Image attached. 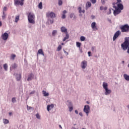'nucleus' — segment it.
<instances>
[{"instance_id":"f257e3e1","label":"nucleus","mask_w":129,"mask_h":129,"mask_svg":"<svg viewBox=\"0 0 129 129\" xmlns=\"http://www.w3.org/2000/svg\"><path fill=\"white\" fill-rule=\"evenodd\" d=\"M121 48L123 51L127 50V53L129 54V37H125L124 41L121 44Z\"/></svg>"},{"instance_id":"f03ea898","label":"nucleus","mask_w":129,"mask_h":129,"mask_svg":"<svg viewBox=\"0 0 129 129\" xmlns=\"http://www.w3.org/2000/svg\"><path fill=\"white\" fill-rule=\"evenodd\" d=\"M28 20L30 24L34 25L35 24V14L32 13H29L28 15Z\"/></svg>"},{"instance_id":"7ed1b4c3","label":"nucleus","mask_w":129,"mask_h":129,"mask_svg":"<svg viewBox=\"0 0 129 129\" xmlns=\"http://www.w3.org/2000/svg\"><path fill=\"white\" fill-rule=\"evenodd\" d=\"M46 17H47V18L54 19V18H56V14L54 12H47L46 14Z\"/></svg>"},{"instance_id":"20e7f679","label":"nucleus","mask_w":129,"mask_h":129,"mask_svg":"<svg viewBox=\"0 0 129 129\" xmlns=\"http://www.w3.org/2000/svg\"><path fill=\"white\" fill-rule=\"evenodd\" d=\"M84 111L85 112V113H86L87 116H88V114H89V112H90V107L89 105H85L84 108Z\"/></svg>"},{"instance_id":"39448f33","label":"nucleus","mask_w":129,"mask_h":129,"mask_svg":"<svg viewBox=\"0 0 129 129\" xmlns=\"http://www.w3.org/2000/svg\"><path fill=\"white\" fill-rule=\"evenodd\" d=\"M113 7L114 8V9H115V10H114L113 11L114 16H117V15H119V14L121 13V10L117 9V7L116 6H114Z\"/></svg>"},{"instance_id":"423d86ee","label":"nucleus","mask_w":129,"mask_h":129,"mask_svg":"<svg viewBox=\"0 0 129 129\" xmlns=\"http://www.w3.org/2000/svg\"><path fill=\"white\" fill-rule=\"evenodd\" d=\"M25 0H14V4L17 6H24Z\"/></svg>"},{"instance_id":"0eeeda50","label":"nucleus","mask_w":129,"mask_h":129,"mask_svg":"<svg viewBox=\"0 0 129 129\" xmlns=\"http://www.w3.org/2000/svg\"><path fill=\"white\" fill-rule=\"evenodd\" d=\"M1 37L4 41H7V40L9 39V34L7 32H5L4 34H2Z\"/></svg>"},{"instance_id":"6e6552de","label":"nucleus","mask_w":129,"mask_h":129,"mask_svg":"<svg viewBox=\"0 0 129 129\" xmlns=\"http://www.w3.org/2000/svg\"><path fill=\"white\" fill-rule=\"evenodd\" d=\"M81 67L82 69H85L86 67H87V61L86 60L82 61L81 63Z\"/></svg>"},{"instance_id":"1a4fd4ad","label":"nucleus","mask_w":129,"mask_h":129,"mask_svg":"<svg viewBox=\"0 0 129 129\" xmlns=\"http://www.w3.org/2000/svg\"><path fill=\"white\" fill-rule=\"evenodd\" d=\"M119 35H120V31H119V30H118L115 33V34L113 37V41H115V40H116V38H118V37L119 36Z\"/></svg>"},{"instance_id":"9d476101","label":"nucleus","mask_w":129,"mask_h":129,"mask_svg":"<svg viewBox=\"0 0 129 129\" xmlns=\"http://www.w3.org/2000/svg\"><path fill=\"white\" fill-rule=\"evenodd\" d=\"M91 28L93 29V31H97L98 30V28H97V26H96V23L93 22L91 24Z\"/></svg>"},{"instance_id":"9b49d317","label":"nucleus","mask_w":129,"mask_h":129,"mask_svg":"<svg viewBox=\"0 0 129 129\" xmlns=\"http://www.w3.org/2000/svg\"><path fill=\"white\" fill-rule=\"evenodd\" d=\"M117 9H118L120 11H122V10H123V5L121 3H117Z\"/></svg>"},{"instance_id":"f8f14e48","label":"nucleus","mask_w":129,"mask_h":129,"mask_svg":"<svg viewBox=\"0 0 129 129\" xmlns=\"http://www.w3.org/2000/svg\"><path fill=\"white\" fill-rule=\"evenodd\" d=\"M105 95H109V94L111 93V90L108 89V88H107V89H105Z\"/></svg>"},{"instance_id":"ddd939ff","label":"nucleus","mask_w":129,"mask_h":129,"mask_svg":"<svg viewBox=\"0 0 129 129\" xmlns=\"http://www.w3.org/2000/svg\"><path fill=\"white\" fill-rule=\"evenodd\" d=\"M54 108V104H52L51 105H48L47 106V109L48 111H50L51 109Z\"/></svg>"},{"instance_id":"4468645a","label":"nucleus","mask_w":129,"mask_h":129,"mask_svg":"<svg viewBox=\"0 0 129 129\" xmlns=\"http://www.w3.org/2000/svg\"><path fill=\"white\" fill-rule=\"evenodd\" d=\"M60 31L62 33H66V34L67 33V29H66V28L64 27H62L60 28Z\"/></svg>"},{"instance_id":"2eb2a0df","label":"nucleus","mask_w":129,"mask_h":129,"mask_svg":"<svg viewBox=\"0 0 129 129\" xmlns=\"http://www.w3.org/2000/svg\"><path fill=\"white\" fill-rule=\"evenodd\" d=\"M33 78H34L33 74H29L28 76V78L27 79V81H31V80H32V79H33Z\"/></svg>"},{"instance_id":"dca6fc26","label":"nucleus","mask_w":129,"mask_h":129,"mask_svg":"<svg viewBox=\"0 0 129 129\" xmlns=\"http://www.w3.org/2000/svg\"><path fill=\"white\" fill-rule=\"evenodd\" d=\"M16 68H18V64L16 63L13 64L10 67V69H16Z\"/></svg>"},{"instance_id":"f3484780","label":"nucleus","mask_w":129,"mask_h":129,"mask_svg":"<svg viewBox=\"0 0 129 129\" xmlns=\"http://www.w3.org/2000/svg\"><path fill=\"white\" fill-rule=\"evenodd\" d=\"M38 54H40L41 55H42L43 56H44V52H43V49H39L37 52V55Z\"/></svg>"},{"instance_id":"a211bd4d","label":"nucleus","mask_w":129,"mask_h":129,"mask_svg":"<svg viewBox=\"0 0 129 129\" xmlns=\"http://www.w3.org/2000/svg\"><path fill=\"white\" fill-rule=\"evenodd\" d=\"M123 77L125 79V80H126L127 81H129V76L124 74L123 75Z\"/></svg>"},{"instance_id":"6ab92c4d","label":"nucleus","mask_w":129,"mask_h":129,"mask_svg":"<svg viewBox=\"0 0 129 129\" xmlns=\"http://www.w3.org/2000/svg\"><path fill=\"white\" fill-rule=\"evenodd\" d=\"M108 85L105 83V82H103V87L104 88V89H106L108 88Z\"/></svg>"},{"instance_id":"aec40b11","label":"nucleus","mask_w":129,"mask_h":129,"mask_svg":"<svg viewBox=\"0 0 129 129\" xmlns=\"http://www.w3.org/2000/svg\"><path fill=\"white\" fill-rule=\"evenodd\" d=\"M68 39H69V34H68V33H66V37L63 38V41L65 42V41L68 40Z\"/></svg>"},{"instance_id":"412c9836","label":"nucleus","mask_w":129,"mask_h":129,"mask_svg":"<svg viewBox=\"0 0 129 129\" xmlns=\"http://www.w3.org/2000/svg\"><path fill=\"white\" fill-rule=\"evenodd\" d=\"M90 7H91V3L90 2H87L86 4V8H90Z\"/></svg>"},{"instance_id":"4be33fe9","label":"nucleus","mask_w":129,"mask_h":129,"mask_svg":"<svg viewBox=\"0 0 129 129\" xmlns=\"http://www.w3.org/2000/svg\"><path fill=\"white\" fill-rule=\"evenodd\" d=\"M22 78V74H20L18 76H17L16 79L18 81H20Z\"/></svg>"},{"instance_id":"5701e85b","label":"nucleus","mask_w":129,"mask_h":129,"mask_svg":"<svg viewBox=\"0 0 129 129\" xmlns=\"http://www.w3.org/2000/svg\"><path fill=\"white\" fill-rule=\"evenodd\" d=\"M42 93H43V96H49V93H47V92H46V91H42Z\"/></svg>"},{"instance_id":"b1692460","label":"nucleus","mask_w":129,"mask_h":129,"mask_svg":"<svg viewBox=\"0 0 129 129\" xmlns=\"http://www.w3.org/2000/svg\"><path fill=\"white\" fill-rule=\"evenodd\" d=\"M3 122H4V124H8V123H9V122H10V121H9V120H8L7 119H3Z\"/></svg>"},{"instance_id":"393cba45","label":"nucleus","mask_w":129,"mask_h":129,"mask_svg":"<svg viewBox=\"0 0 129 129\" xmlns=\"http://www.w3.org/2000/svg\"><path fill=\"white\" fill-rule=\"evenodd\" d=\"M38 8H39V9H40V10H42V9H43V3L42 2H40L39 4Z\"/></svg>"},{"instance_id":"a878e982","label":"nucleus","mask_w":129,"mask_h":129,"mask_svg":"<svg viewBox=\"0 0 129 129\" xmlns=\"http://www.w3.org/2000/svg\"><path fill=\"white\" fill-rule=\"evenodd\" d=\"M3 67L6 71H8V64L5 63L4 64Z\"/></svg>"},{"instance_id":"bb28decb","label":"nucleus","mask_w":129,"mask_h":129,"mask_svg":"<svg viewBox=\"0 0 129 129\" xmlns=\"http://www.w3.org/2000/svg\"><path fill=\"white\" fill-rule=\"evenodd\" d=\"M76 45H77V47H78V48H80V47H81V43L79 42H77Z\"/></svg>"},{"instance_id":"cd10ccee","label":"nucleus","mask_w":129,"mask_h":129,"mask_svg":"<svg viewBox=\"0 0 129 129\" xmlns=\"http://www.w3.org/2000/svg\"><path fill=\"white\" fill-rule=\"evenodd\" d=\"M6 18H7V15H6V13H5V12H3V15L2 16V19L3 20H5Z\"/></svg>"},{"instance_id":"c85d7f7f","label":"nucleus","mask_w":129,"mask_h":129,"mask_svg":"<svg viewBox=\"0 0 129 129\" xmlns=\"http://www.w3.org/2000/svg\"><path fill=\"white\" fill-rule=\"evenodd\" d=\"M19 20H20V16H16L15 18V23H18Z\"/></svg>"},{"instance_id":"c756f323","label":"nucleus","mask_w":129,"mask_h":129,"mask_svg":"<svg viewBox=\"0 0 129 129\" xmlns=\"http://www.w3.org/2000/svg\"><path fill=\"white\" fill-rule=\"evenodd\" d=\"M58 6H62L63 5V1L62 0H58Z\"/></svg>"},{"instance_id":"7c9ffc66","label":"nucleus","mask_w":129,"mask_h":129,"mask_svg":"<svg viewBox=\"0 0 129 129\" xmlns=\"http://www.w3.org/2000/svg\"><path fill=\"white\" fill-rule=\"evenodd\" d=\"M15 58H16V54H12L11 55V59H12V60H15Z\"/></svg>"},{"instance_id":"2f4dec72","label":"nucleus","mask_w":129,"mask_h":129,"mask_svg":"<svg viewBox=\"0 0 129 129\" xmlns=\"http://www.w3.org/2000/svg\"><path fill=\"white\" fill-rule=\"evenodd\" d=\"M56 34H57V30H53L52 33V36H55V35H56Z\"/></svg>"},{"instance_id":"473e14b6","label":"nucleus","mask_w":129,"mask_h":129,"mask_svg":"<svg viewBox=\"0 0 129 129\" xmlns=\"http://www.w3.org/2000/svg\"><path fill=\"white\" fill-rule=\"evenodd\" d=\"M80 40H81V41H85V37H84V36H81V37H80Z\"/></svg>"},{"instance_id":"72a5a7b5","label":"nucleus","mask_w":129,"mask_h":129,"mask_svg":"<svg viewBox=\"0 0 129 129\" xmlns=\"http://www.w3.org/2000/svg\"><path fill=\"white\" fill-rule=\"evenodd\" d=\"M61 49H62V46L59 45L57 47V51H61Z\"/></svg>"},{"instance_id":"f704fd0d","label":"nucleus","mask_w":129,"mask_h":129,"mask_svg":"<svg viewBox=\"0 0 129 129\" xmlns=\"http://www.w3.org/2000/svg\"><path fill=\"white\" fill-rule=\"evenodd\" d=\"M36 117L38 119H40V118H41V116H40V115L39 114V113H37L36 114Z\"/></svg>"},{"instance_id":"c9c22d12","label":"nucleus","mask_w":129,"mask_h":129,"mask_svg":"<svg viewBox=\"0 0 129 129\" xmlns=\"http://www.w3.org/2000/svg\"><path fill=\"white\" fill-rule=\"evenodd\" d=\"M92 4H96V0H90Z\"/></svg>"},{"instance_id":"e433bc0d","label":"nucleus","mask_w":129,"mask_h":129,"mask_svg":"<svg viewBox=\"0 0 129 129\" xmlns=\"http://www.w3.org/2000/svg\"><path fill=\"white\" fill-rule=\"evenodd\" d=\"M78 10H79V13H80V14H81V13H82V10L81 7H79V8H78Z\"/></svg>"},{"instance_id":"4c0bfd02","label":"nucleus","mask_w":129,"mask_h":129,"mask_svg":"<svg viewBox=\"0 0 129 129\" xmlns=\"http://www.w3.org/2000/svg\"><path fill=\"white\" fill-rule=\"evenodd\" d=\"M73 17H74V13H71L70 15V18H71V19H72Z\"/></svg>"},{"instance_id":"58836bf2","label":"nucleus","mask_w":129,"mask_h":129,"mask_svg":"<svg viewBox=\"0 0 129 129\" xmlns=\"http://www.w3.org/2000/svg\"><path fill=\"white\" fill-rule=\"evenodd\" d=\"M16 98H13L12 99V102L14 103L15 102H16Z\"/></svg>"},{"instance_id":"ea45409f","label":"nucleus","mask_w":129,"mask_h":129,"mask_svg":"<svg viewBox=\"0 0 129 129\" xmlns=\"http://www.w3.org/2000/svg\"><path fill=\"white\" fill-rule=\"evenodd\" d=\"M61 19H66V15H65V14H62Z\"/></svg>"},{"instance_id":"a19ab883","label":"nucleus","mask_w":129,"mask_h":129,"mask_svg":"<svg viewBox=\"0 0 129 129\" xmlns=\"http://www.w3.org/2000/svg\"><path fill=\"white\" fill-rule=\"evenodd\" d=\"M111 14V9H109V12L107 13V15H110Z\"/></svg>"},{"instance_id":"79ce46f5","label":"nucleus","mask_w":129,"mask_h":129,"mask_svg":"<svg viewBox=\"0 0 129 129\" xmlns=\"http://www.w3.org/2000/svg\"><path fill=\"white\" fill-rule=\"evenodd\" d=\"M69 110L70 112H71L72 110H73V107H69Z\"/></svg>"},{"instance_id":"37998d69","label":"nucleus","mask_w":129,"mask_h":129,"mask_svg":"<svg viewBox=\"0 0 129 129\" xmlns=\"http://www.w3.org/2000/svg\"><path fill=\"white\" fill-rule=\"evenodd\" d=\"M49 21H50V23L52 24H53V23H54V19L50 20H49Z\"/></svg>"},{"instance_id":"c03bdc74","label":"nucleus","mask_w":129,"mask_h":129,"mask_svg":"<svg viewBox=\"0 0 129 129\" xmlns=\"http://www.w3.org/2000/svg\"><path fill=\"white\" fill-rule=\"evenodd\" d=\"M116 1H117V3H116V4L121 3V0H116Z\"/></svg>"},{"instance_id":"a18cd8bd","label":"nucleus","mask_w":129,"mask_h":129,"mask_svg":"<svg viewBox=\"0 0 129 129\" xmlns=\"http://www.w3.org/2000/svg\"><path fill=\"white\" fill-rule=\"evenodd\" d=\"M62 13L63 14V15H65V14H67V11L64 10Z\"/></svg>"},{"instance_id":"49530a36","label":"nucleus","mask_w":129,"mask_h":129,"mask_svg":"<svg viewBox=\"0 0 129 129\" xmlns=\"http://www.w3.org/2000/svg\"><path fill=\"white\" fill-rule=\"evenodd\" d=\"M27 109H32V107H30V106H28L27 105Z\"/></svg>"},{"instance_id":"de8ad7c7","label":"nucleus","mask_w":129,"mask_h":129,"mask_svg":"<svg viewBox=\"0 0 129 129\" xmlns=\"http://www.w3.org/2000/svg\"><path fill=\"white\" fill-rule=\"evenodd\" d=\"M101 3L102 5H104V4H105V1H104V0H101Z\"/></svg>"},{"instance_id":"09e8293b","label":"nucleus","mask_w":129,"mask_h":129,"mask_svg":"<svg viewBox=\"0 0 129 129\" xmlns=\"http://www.w3.org/2000/svg\"><path fill=\"white\" fill-rule=\"evenodd\" d=\"M88 55H89V57H90V56H91V55H90V54H91V52L88 51Z\"/></svg>"},{"instance_id":"8fccbe9b","label":"nucleus","mask_w":129,"mask_h":129,"mask_svg":"<svg viewBox=\"0 0 129 129\" xmlns=\"http://www.w3.org/2000/svg\"><path fill=\"white\" fill-rule=\"evenodd\" d=\"M35 93V91H33L31 92L30 93V94H34Z\"/></svg>"},{"instance_id":"3c124183","label":"nucleus","mask_w":129,"mask_h":129,"mask_svg":"<svg viewBox=\"0 0 129 129\" xmlns=\"http://www.w3.org/2000/svg\"><path fill=\"white\" fill-rule=\"evenodd\" d=\"M3 11H4V12H6V11H7V7H5L3 8Z\"/></svg>"},{"instance_id":"603ef678","label":"nucleus","mask_w":129,"mask_h":129,"mask_svg":"<svg viewBox=\"0 0 129 129\" xmlns=\"http://www.w3.org/2000/svg\"><path fill=\"white\" fill-rule=\"evenodd\" d=\"M103 7H102V6H101L100 7V10H101V11H102V10H103Z\"/></svg>"},{"instance_id":"864d4df0","label":"nucleus","mask_w":129,"mask_h":129,"mask_svg":"<svg viewBox=\"0 0 129 129\" xmlns=\"http://www.w3.org/2000/svg\"><path fill=\"white\" fill-rule=\"evenodd\" d=\"M79 115L81 116H83V114H82V112H80L79 113Z\"/></svg>"},{"instance_id":"5fc2aeb1","label":"nucleus","mask_w":129,"mask_h":129,"mask_svg":"<svg viewBox=\"0 0 129 129\" xmlns=\"http://www.w3.org/2000/svg\"><path fill=\"white\" fill-rule=\"evenodd\" d=\"M103 10H104V11H106V10H107V7H104Z\"/></svg>"},{"instance_id":"6e6d98bb","label":"nucleus","mask_w":129,"mask_h":129,"mask_svg":"<svg viewBox=\"0 0 129 129\" xmlns=\"http://www.w3.org/2000/svg\"><path fill=\"white\" fill-rule=\"evenodd\" d=\"M65 54H67V55H68V52H67L66 50H63Z\"/></svg>"},{"instance_id":"4d7b16f0","label":"nucleus","mask_w":129,"mask_h":129,"mask_svg":"<svg viewBox=\"0 0 129 129\" xmlns=\"http://www.w3.org/2000/svg\"><path fill=\"white\" fill-rule=\"evenodd\" d=\"M75 113H76L77 114H78V111L77 110H75Z\"/></svg>"},{"instance_id":"13d9d810","label":"nucleus","mask_w":129,"mask_h":129,"mask_svg":"<svg viewBox=\"0 0 129 129\" xmlns=\"http://www.w3.org/2000/svg\"><path fill=\"white\" fill-rule=\"evenodd\" d=\"M3 26V23H2V21H0V27H2Z\"/></svg>"},{"instance_id":"bf43d9fd","label":"nucleus","mask_w":129,"mask_h":129,"mask_svg":"<svg viewBox=\"0 0 129 129\" xmlns=\"http://www.w3.org/2000/svg\"><path fill=\"white\" fill-rule=\"evenodd\" d=\"M92 51H94V47H92L91 48Z\"/></svg>"},{"instance_id":"052dcab7","label":"nucleus","mask_w":129,"mask_h":129,"mask_svg":"<svg viewBox=\"0 0 129 129\" xmlns=\"http://www.w3.org/2000/svg\"><path fill=\"white\" fill-rule=\"evenodd\" d=\"M82 13H85V10H83L82 11Z\"/></svg>"},{"instance_id":"680f3d73","label":"nucleus","mask_w":129,"mask_h":129,"mask_svg":"<svg viewBox=\"0 0 129 129\" xmlns=\"http://www.w3.org/2000/svg\"><path fill=\"white\" fill-rule=\"evenodd\" d=\"M72 129H77V128H75V127H72Z\"/></svg>"},{"instance_id":"e2e57ef3","label":"nucleus","mask_w":129,"mask_h":129,"mask_svg":"<svg viewBox=\"0 0 129 129\" xmlns=\"http://www.w3.org/2000/svg\"><path fill=\"white\" fill-rule=\"evenodd\" d=\"M12 112H10V113H9V115H10V116L12 115Z\"/></svg>"},{"instance_id":"0e129e2a","label":"nucleus","mask_w":129,"mask_h":129,"mask_svg":"<svg viewBox=\"0 0 129 129\" xmlns=\"http://www.w3.org/2000/svg\"><path fill=\"white\" fill-rule=\"evenodd\" d=\"M59 127H60V128H62V126H61V125H59Z\"/></svg>"},{"instance_id":"69168bd1","label":"nucleus","mask_w":129,"mask_h":129,"mask_svg":"<svg viewBox=\"0 0 129 129\" xmlns=\"http://www.w3.org/2000/svg\"><path fill=\"white\" fill-rule=\"evenodd\" d=\"M122 64H124V61H122Z\"/></svg>"},{"instance_id":"338daca9","label":"nucleus","mask_w":129,"mask_h":129,"mask_svg":"<svg viewBox=\"0 0 129 129\" xmlns=\"http://www.w3.org/2000/svg\"><path fill=\"white\" fill-rule=\"evenodd\" d=\"M61 45L63 46L64 45V43H61Z\"/></svg>"},{"instance_id":"774afa93","label":"nucleus","mask_w":129,"mask_h":129,"mask_svg":"<svg viewBox=\"0 0 129 129\" xmlns=\"http://www.w3.org/2000/svg\"><path fill=\"white\" fill-rule=\"evenodd\" d=\"M87 103L88 104H89V102L87 101Z\"/></svg>"}]
</instances>
